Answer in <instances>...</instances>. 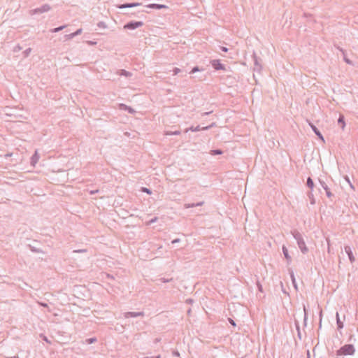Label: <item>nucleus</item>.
Instances as JSON below:
<instances>
[{"mask_svg": "<svg viewBox=\"0 0 358 358\" xmlns=\"http://www.w3.org/2000/svg\"><path fill=\"white\" fill-rule=\"evenodd\" d=\"M31 52V48H28L23 52L24 57H27Z\"/></svg>", "mask_w": 358, "mask_h": 358, "instance_id": "c756f323", "label": "nucleus"}, {"mask_svg": "<svg viewBox=\"0 0 358 358\" xmlns=\"http://www.w3.org/2000/svg\"><path fill=\"white\" fill-rule=\"evenodd\" d=\"M87 252V250L86 249H81V250H73V252Z\"/></svg>", "mask_w": 358, "mask_h": 358, "instance_id": "a19ab883", "label": "nucleus"}, {"mask_svg": "<svg viewBox=\"0 0 358 358\" xmlns=\"http://www.w3.org/2000/svg\"><path fill=\"white\" fill-rule=\"evenodd\" d=\"M252 59L254 62V71L257 72H260L262 69V59L257 56L255 52H253Z\"/></svg>", "mask_w": 358, "mask_h": 358, "instance_id": "39448f33", "label": "nucleus"}, {"mask_svg": "<svg viewBox=\"0 0 358 358\" xmlns=\"http://www.w3.org/2000/svg\"><path fill=\"white\" fill-rule=\"evenodd\" d=\"M203 203H204L203 201H200L198 203H194V206H195V207L201 206L203 205Z\"/></svg>", "mask_w": 358, "mask_h": 358, "instance_id": "37998d69", "label": "nucleus"}, {"mask_svg": "<svg viewBox=\"0 0 358 358\" xmlns=\"http://www.w3.org/2000/svg\"><path fill=\"white\" fill-rule=\"evenodd\" d=\"M201 71V69H199V67L198 66H194L191 71L189 72V73H194L196 72H198V71Z\"/></svg>", "mask_w": 358, "mask_h": 358, "instance_id": "2f4dec72", "label": "nucleus"}, {"mask_svg": "<svg viewBox=\"0 0 358 358\" xmlns=\"http://www.w3.org/2000/svg\"><path fill=\"white\" fill-rule=\"evenodd\" d=\"M97 27L101 29H106L107 28V25L104 22H99L97 23Z\"/></svg>", "mask_w": 358, "mask_h": 358, "instance_id": "7c9ffc66", "label": "nucleus"}, {"mask_svg": "<svg viewBox=\"0 0 358 358\" xmlns=\"http://www.w3.org/2000/svg\"><path fill=\"white\" fill-rule=\"evenodd\" d=\"M120 76H124V77H131L132 76V73L129 71H127L124 69H120L117 73Z\"/></svg>", "mask_w": 358, "mask_h": 358, "instance_id": "a211bd4d", "label": "nucleus"}, {"mask_svg": "<svg viewBox=\"0 0 358 358\" xmlns=\"http://www.w3.org/2000/svg\"><path fill=\"white\" fill-rule=\"evenodd\" d=\"M344 249H345V253L348 256L350 262L351 263H353L355 261V257L353 255V253H352L351 248L350 246H348V245H345Z\"/></svg>", "mask_w": 358, "mask_h": 358, "instance_id": "9b49d317", "label": "nucleus"}, {"mask_svg": "<svg viewBox=\"0 0 358 358\" xmlns=\"http://www.w3.org/2000/svg\"><path fill=\"white\" fill-rule=\"evenodd\" d=\"M322 326V310L320 312V328H321Z\"/></svg>", "mask_w": 358, "mask_h": 358, "instance_id": "8fccbe9b", "label": "nucleus"}, {"mask_svg": "<svg viewBox=\"0 0 358 358\" xmlns=\"http://www.w3.org/2000/svg\"><path fill=\"white\" fill-rule=\"evenodd\" d=\"M120 108L121 110H124L127 111L130 114H134L136 112L134 108H132L131 107H130L129 106H127V105H125L124 103L120 104Z\"/></svg>", "mask_w": 358, "mask_h": 358, "instance_id": "4468645a", "label": "nucleus"}, {"mask_svg": "<svg viewBox=\"0 0 358 358\" xmlns=\"http://www.w3.org/2000/svg\"><path fill=\"white\" fill-rule=\"evenodd\" d=\"M319 182L321 185V187L325 190L326 195L327 197L330 198L333 196V194L331 192L328 185L326 184V182L320 179H319Z\"/></svg>", "mask_w": 358, "mask_h": 358, "instance_id": "9d476101", "label": "nucleus"}, {"mask_svg": "<svg viewBox=\"0 0 358 358\" xmlns=\"http://www.w3.org/2000/svg\"><path fill=\"white\" fill-rule=\"evenodd\" d=\"M344 61L345 63H347L348 64H352V61L345 57H344Z\"/></svg>", "mask_w": 358, "mask_h": 358, "instance_id": "c03bdc74", "label": "nucleus"}, {"mask_svg": "<svg viewBox=\"0 0 358 358\" xmlns=\"http://www.w3.org/2000/svg\"><path fill=\"white\" fill-rule=\"evenodd\" d=\"M96 341V338L95 337H92V338H87L85 340V343L90 345V344H92V343H95Z\"/></svg>", "mask_w": 358, "mask_h": 358, "instance_id": "c85d7f7f", "label": "nucleus"}, {"mask_svg": "<svg viewBox=\"0 0 358 358\" xmlns=\"http://www.w3.org/2000/svg\"><path fill=\"white\" fill-rule=\"evenodd\" d=\"M179 134H180V131H179V130H176L174 131H166L165 132V135H166V136L179 135Z\"/></svg>", "mask_w": 358, "mask_h": 358, "instance_id": "b1692460", "label": "nucleus"}, {"mask_svg": "<svg viewBox=\"0 0 358 358\" xmlns=\"http://www.w3.org/2000/svg\"><path fill=\"white\" fill-rule=\"evenodd\" d=\"M106 278L107 279H114V277L112 275H110L109 273H107L106 274Z\"/></svg>", "mask_w": 358, "mask_h": 358, "instance_id": "864d4df0", "label": "nucleus"}, {"mask_svg": "<svg viewBox=\"0 0 358 358\" xmlns=\"http://www.w3.org/2000/svg\"><path fill=\"white\" fill-rule=\"evenodd\" d=\"M173 355L175 356V357H179L180 356V353L178 352V351H173Z\"/></svg>", "mask_w": 358, "mask_h": 358, "instance_id": "603ef678", "label": "nucleus"}, {"mask_svg": "<svg viewBox=\"0 0 358 358\" xmlns=\"http://www.w3.org/2000/svg\"><path fill=\"white\" fill-rule=\"evenodd\" d=\"M82 31H83L82 29H78L75 32L71 33V34L73 35V37L74 38L76 36L80 35L82 33Z\"/></svg>", "mask_w": 358, "mask_h": 358, "instance_id": "473e14b6", "label": "nucleus"}, {"mask_svg": "<svg viewBox=\"0 0 358 358\" xmlns=\"http://www.w3.org/2000/svg\"><path fill=\"white\" fill-rule=\"evenodd\" d=\"M257 286L258 290L259 292H263V287H262V284L259 281L257 282Z\"/></svg>", "mask_w": 358, "mask_h": 358, "instance_id": "c9c22d12", "label": "nucleus"}, {"mask_svg": "<svg viewBox=\"0 0 358 358\" xmlns=\"http://www.w3.org/2000/svg\"><path fill=\"white\" fill-rule=\"evenodd\" d=\"M194 207H195L194 203L184 204L185 208H194Z\"/></svg>", "mask_w": 358, "mask_h": 358, "instance_id": "f704fd0d", "label": "nucleus"}, {"mask_svg": "<svg viewBox=\"0 0 358 358\" xmlns=\"http://www.w3.org/2000/svg\"><path fill=\"white\" fill-rule=\"evenodd\" d=\"M308 124L310 127L312 129L314 134L317 136V138L324 142V136H322L320 131L317 128V127L312 122H308Z\"/></svg>", "mask_w": 358, "mask_h": 358, "instance_id": "6e6552de", "label": "nucleus"}, {"mask_svg": "<svg viewBox=\"0 0 358 358\" xmlns=\"http://www.w3.org/2000/svg\"><path fill=\"white\" fill-rule=\"evenodd\" d=\"M338 124L341 125V129L343 130L345 127V117L343 115H340L338 119Z\"/></svg>", "mask_w": 358, "mask_h": 358, "instance_id": "6ab92c4d", "label": "nucleus"}, {"mask_svg": "<svg viewBox=\"0 0 358 358\" xmlns=\"http://www.w3.org/2000/svg\"><path fill=\"white\" fill-rule=\"evenodd\" d=\"M29 248L30 250L33 252H36V253H43V252L41 249L36 248V247L32 246L31 245H29Z\"/></svg>", "mask_w": 358, "mask_h": 358, "instance_id": "5701e85b", "label": "nucleus"}, {"mask_svg": "<svg viewBox=\"0 0 358 358\" xmlns=\"http://www.w3.org/2000/svg\"><path fill=\"white\" fill-rule=\"evenodd\" d=\"M15 358H19V357H15Z\"/></svg>", "mask_w": 358, "mask_h": 358, "instance_id": "bf43d9fd", "label": "nucleus"}, {"mask_svg": "<svg viewBox=\"0 0 358 358\" xmlns=\"http://www.w3.org/2000/svg\"><path fill=\"white\" fill-rule=\"evenodd\" d=\"M171 279H166V278H161L160 280H162V282H168L171 280Z\"/></svg>", "mask_w": 358, "mask_h": 358, "instance_id": "3c124183", "label": "nucleus"}, {"mask_svg": "<svg viewBox=\"0 0 358 358\" xmlns=\"http://www.w3.org/2000/svg\"><path fill=\"white\" fill-rule=\"evenodd\" d=\"M141 192H145L148 194H152V191L150 189L147 188V187H141Z\"/></svg>", "mask_w": 358, "mask_h": 358, "instance_id": "72a5a7b5", "label": "nucleus"}, {"mask_svg": "<svg viewBox=\"0 0 358 358\" xmlns=\"http://www.w3.org/2000/svg\"><path fill=\"white\" fill-rule=\"evenodd\" d=\"M291 234L293 236L294 239L296 241L299 248L303 254L308 252L309 250L306 245L305 241L303 238L302 234L296 229L291 231Z\"/></svg>", "mask_w": 358, "mask_h": 358, "instance_id": "f257e3e1", "label": "nucleus"}, {"mask_svg": "<svg viewBox=\"0 0 358 358\" xmlns=\"http://www.w3.org/2000/svg\"><path fill=\"white\" fill-rule=\"evenodd\" d=\"M147 8H153V9H162V8H167V6L164 4H158V3H150L146 6Z\"/></svg>", "mask_w": 358, "mask_h": 358, "instance_id": "ddd939ff", "label": "nucleus"}, {"mask_svg": "<svg viewBox=\"0 0 358 358\" xmlns=\"http://www.w3.org/2000/svg\"><path fill=\"white\" fill-rule=\"evenodd\" d=\"M307 195L310 199V204L313 205L315 203V199L314 198L313 194L312 191H310L307 193Z\"/></svg>", "mask_w": 358, "mask_h": 358, "instance_id": "4be33fe9", "label": "nucleus"}, {"mask_svg": "<svg viewBox=\"0 0 358 358\" xmlns=\"http://www.w3.org/2000/svg\"><path fill=\"white\" fill-rule=\"evenodd\" d=\"M289 275H290V278H291L293 286L294 287V288L296 289H297V285H296V278H295V276H294V271L292 269H289Z\"/></svg>", "mask_w": 358, "mask_h": 358, "instance_id": "aec40b11", "label": "nucleus"}, {"mask_svg": "<svg viewBox=\"0 0 358 358\" xmlns=\"http://www.w3.org/2000/svg\"><path fill=\"white\" fill-rule=\"evenodd\" d=\"M143 25L142 21H129L124 25V29L134 30Z\"/></svg>", "mask_w": 358, "mask_h": 358, "instance_id": "7ed1b4c3", "label": "nucleus"}, {"mask_svg": "<svg viewBox=\"0 0 358 358\" xmlns=\"http://www.w3.org/2000/svg\"><path fill=\"white\" fill-rule=\"evenodd\" d=\"M141 5V3H126L118 6L120 8H132Z\"/></svg>", "mask_w": 358, "mask_h": 358, "instance_id": "dca6fc26", "label": "nucleus"}, {"mask_svg": "<svg viewBox=\"0 0 358 358\" xmlns=\"http://www.w3.org/2000/svg\"><path fill=\"white\" fill-rule=\"evenodd\" d=\"M180 239L179 238H176V239H173L172 241H171V243L172 244H175V243H179L180 242Z\"/></svg>", "mask_w": 358, "mask_h": 358, "instance_id": "de8ad7c7", "label": "nucleus"}, {"mask_svg": "<svg viewBox=\"0 0 358 358\" xmlns=\"http://www.w3.org/2000/svg\"><path fill=\"white\" fill-rule=\"evenodd\" d=\"M73 37V35L71 34H66L65 35V38L66 40H71L72 39Z\"/></svg>", "mask_w": 358, "mask_h": 358, "instance_id": "ea45409f", "label": "nucleus"}, {"mask_svg": "<svg viewBox=\"0 0 358 358\" xmlns=\"http://www.w3.org/2000/svg\"><path fill=\"white\" fill-rule=\"evenodd\" d=\"M303 311H304L303 324L305 326H306L307 320H308V311H307V309L305 306H303Z\"/></svg>", "mask_w": 358, "mask_h": 358, "instance_id": "cd10ccee", "label": "nucleus"}, {"mask_svg": "<svg viewBox=\"0 0 358 358\" xmlns=\"http://www.w3.org/2000/svg\"><path fill=\"white\" fill-rule=\"evenodd\" d=\"M21 50H22V47L20 45H16L14 48L15 52L20 51Z\"/></svg>", "mask_w": 358, "mask_h": 358, "instance_id": "79ce46f5", "label": "nucleus"}, {"mask_svg": "<svg viewBox=\"0 0 358 358\" xmlns=\"http://www.w3.org/2000/svg\"><path fill=\"white\" fill-rule=\"evenodd\" d=\"M336 317L337 329L338 331H341L343 328L344 324H343V322L341 320L339 314L338 312L336 314Z\"/></svg>", "mask_w": 358, "mask_h": 358, "instance_id": "f3484780", "label": "nucleus"}, {"mask_svg": "<svg viewBox=\"0 0 358 358\" xmlns=\"http://www.w3.org/2000/svg\"><path fill=\"white\" fill-rule=\"evenodd\" d=\"M216 125L215 122H213L212 124H210V125L208 126H206V127H200L199 125L196 126V127H190L187 129H185V132H188L189 131H207L208 129H210V128L215 127Z\"/></svg>", "mask_w": 358, "mask_h": 358, "instance_id": "20e7f679", "label": "nucleus"}, {"mask_svg": "<svg viewBox=\"0 0 358 358\" xmlns=\"http://www.w3.org/2000/svg\"><path fill=\"white\" fill-rule=\"evenodd\" d=\"M211 113H212L211 111H210V112H205V113H202V116L208 115L210 114Z\"/></svg>", "mask_w": 358, "mask_h": 358, "instance_id": "4d7b16f0", "label": "nucleus"}, {"mask_svg": "<svg viewBox=\"0 0 358 358\" xmlns=\"http://www.w3.org/2000/svg\"><path fill=\"white\" fill-rule=\"evenodd\" d=\"M327 244H328L327 251H328V252H330V251H331V249H330V243H329L330 241L327 238Z\"/></svg>", "mask_w": 358, "mask_h": 358, "instance_id": "09e8293b", "label": "nucleus"}, {"mask_svg": "<svg viewBox=\"0 0 358 358\" xmlns=\"http://www.w3.org/2000/svg\"><path fill=\"white\" fill-rule=\"evenodd\" d=\"M39 157V155L38 154L37 151H36L31 157V165L35 166L36 164L38 162Z\"/></svg>", "mask_w": 358, "mask_h": 358, "instance_id": "2eb2a0df", "label": "nucleus"}, {"mask_svg": "<svg viewBox=\"0 0 358 358\" xmlns=\"http://www.w3.org/2000/svg\"><path fill=\"white\" fill-rule=\"evenodd\" d=\"M145 358H161V356L159 355L157 356L146 357Z\"/></svg>", "mask_w": 358, "mask_h": 358, "instance_id": "5fc2aeb1", "label": "nucleus"}, {"mask_svg": "<svg viewBox=\"0 0 358 358\" xmlns=\"http://www.w3.org/2000/svg\"><path fill=\"white\" fill-rule=\"evenodd\" d=\"M295 325H296V328L297 330L298 337L299 338V339H301V330H300V326H299V322L296 320L295 321Z\"/></svg>", "mask_w": 358, "mask_h": 358, "instance_id": "bb28decb", "label": "nucleus"}, {"mask_svg": "<svg viewBox=\"0 0 358 358\" xmlns=\"http://www.w3.org/2000/svg\"><path fill=\"white\" fill-rule=\"evenodd\" d=\"M181 70L179 68L175 67L173 69V75H177L178 73H180Z\"/></svg>", "mask_w": 358, "mask_h": 358, "instance_id": "e433bc0d", "label": "nucleus"}, {"mask_svg": "<svg viewBox=\"0 0 358 358\" xmlns=\"http://www.w3.org/2000/svg\"><path fill=\"white\" fill-rule=\"evenodd\" d=\"M210 155H222L223 153V151L220 149H215L210 150Z\"/></svg>", "mask_w": 358, "mask_h": 358, "instance_id": "393cba45", "label": "nucleus"}, {"mask_svg": "<svg viewBox=\"0 0 358 358\" xmlns=\"http://www.w3.org/2000/svg\"><path fill=\"white\" fill-rule=\"evenodd\" d=\"M345 180L350 184V185L352 188H354L352 184L350 182V178L348 176H345Z\"/></svg>", "mask_w": 358, "mask_h": 358, "instance_id": "4c0bfd02", "label": "nucleus"}, {"mask_svg": "<svg viewBox=\"0 0 358 358\" xmlns=\"http://www.w3.org/2000/svg\"><path fill=\"white\" fill-rule=\"evenodd\" d=\"M282 253L284 255L285 258L287 259V264H290L292 262V257L289 255V252H288V250L286 248V246L282 245Z\"/></svg>", "mask_w": 358, "mask_h": 358, "instance_id": "f8f14e48", "label": "nucleus"}, {"mask_svg": "<svg viewBox=\"0 0 358 358\" xmlns=\"http://www.w3.org/2000/svg\"><path fill=\"white\" fill-rule=\"evenodd\" d=\"M228 320L232 326L235 327L236 325L235 322L231 318H228Z\"/></svg>", "mask_w": 358, "mask_h": 358, "instance_id": "a18cd8bd", "label": "nucleus"}, {"mask_svg": "<svg viewBox=\"0 0 358 358\" xmlns=\"http://www.w3.org/2000/svg\"><path fill=\"white\" fill-rule=\"evenodd\" d=\"M145 313L143 311L141 312H126L124 313V318L129 317H143Z\"/></svg>", "mask_w": 358, "mask_h": 358, "instance_id": "1a4fd4ad", "label": "nucleus"}, {"mask_svg": "<svg viewBox=\"0 0 358 358\" xmlns=\"http://www.w3.org/2000/svg\"><path fill=\"white\" fill-rule=\"evenodd\" d=\"M157 220V217H155L154 218H152V220H150L149 224L154 223V222H155Z\"/></svg>", "mask_w": 358, "mask_h": 358, "instance_id": "49530a36", "label": "nucleus"}, {"mask_svg": "<svg viewBox=\"0 0 358 358\" xmlns=\"http://www.w3.org/2000/svg\"><path fill=\"white\" fill-rule=\"evenodd\" d=\"M193 301H193V299H187V300H186V302H187V303H193Z\"/></svg>", "mask_w": 358, "mask_h": 358, "instance_id": "6e6d98bb", "label": "nucleus"}, {"mask_svg": "<svg viewBox=\"0 0 358 358\" xmlns=\"http://www.w3.org/2000/svg\"><path fill=\"white\" fill-rule=\"evenodd\" d=\"M220 50L224 52H227L229 50V49L224 46H220Z\"/></svg>", "mask_w": 358, "mask_h": 358, "instance_id": "58836bf2", "label": "nucleus"}, {"mask_svg": "<svg viewBox=\"0 0 358 358\" xmlns=\"http://www.w3.org/2000/svg\"><path fill=\"white\" fill-rule=\"evenodd\" d=\"M51 7L48 4H43L41 6L35 8L32 10L33 14H37V13H43L48 12L50 10Z\"/></svg>", "mask_w": 358, "mask_h": 358, "instance_id": "423d86ee", "label": "nucleus"}, {"mask_svg": "<svg viewBox=\"0 0 358 358\" xmlns=\"http://www.w3.org/2000/svg\"><path fill=\"white\" fill-rule=\"evenodd\" d=\"M41 305H42L43 307H46V306H48V305H47L46 303H42Z\"/></svg>", "mask_w": 358, "mask_h": 358, "instance_id": "13d9d810", "label": "nucleus"}, {"mask_svg": "<svg viewBox=\"0 0 358 358\" xmlns=\"http://www.w3.org/2000/svg\"><path fill=\"white\" fill-rule=\"evenodd\" d=\"M210 64L215 70H226L225 66L223 64H222L219 59L211 60Z\"/></svg>", "mask_w": 358, "mask_h": 358, "instance_id": "0eeeda50", "label": "nucleus"}, {"mask_svg": "<svg viewBox=\"0 0 358 358\" xmlns=\"http://www.w3.org/2000/svg\"><path fill=\"white\" fill-rule=\"evenodd\" d=\"M66 27V25L59 26L50 30L52 33H57L63 30Z\"/></svg>", "mask_w": 358, "mask_h": 358, "instance_id": "a878e982", "label": "nucleus"}, {"mask_svg": "<svg viewBox=\"0 0 358 358\" xmlns=\"http://www.w3.org/2000/svg\"><path fill=\"white\" fill-rule=\"evenodd\" d=\"M306 185L310 189H313L314 187V182L310 177H308L306 180Z\"/></svg>", "mask_w": 358, "mask_h": 358, "instance_id": "412c9836", "label": "nucleus"}, {"mask_svg": "<svg viewBox=\"0 0 358 358\" xmlns=\"http://www.w3.org/2000/svg\"><path fill=\"white\" fill-rule=\"evenodd\" d=\"M355 352L352 344H345L336 351V355H352Z\"/></svg>", "mask_w": 358, "mask_h": 358, "instance_id": "f03ea898", "label": "nucleus"}]
</instances>
